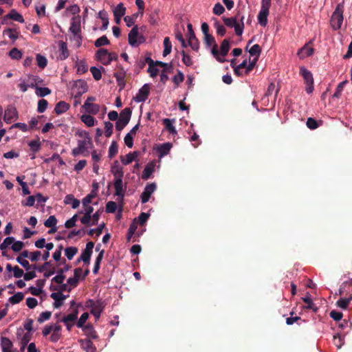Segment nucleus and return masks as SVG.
I'll return each instance as SVG.
<instances>
[{"label":"nucleus","mask_w":352,"mask_h":352,"mask_svg":"<svg viewBox=\"0 0 352 352\" xmlns=\"http://www.w3.org/2000/svg\"><path fill=\"white\" fill-rule=\"evenodd\" d=\"M80 135L82 138L78 140L77 147L73 148L72 153L74 156L84 154L85 152H87L89 148L93 147V143L88 133L83 131L80 134Z\"/></svg>","instance_id":"obj_1"},{"label":"nucleus","mask_w":352,"mask_h":352,"mask_svg":"<svg viewBox=\"0 0 352 352\" xmlns=\"http://www.w3.org/2000/svg\"><path fill=\"white\" fill-rule=\"evenodd\" d=\"M230 46L229 41L225 39L223 41L221 45L220 52L218 50V46L214 45L211 49V53L217 61L219 63H224L226 61L225 56L228 54L230 50Z\"/></svg>","instance_id":"obj_2"},{"label":"nucleus","mask_w":352,"mask_h":352,"mask_svg":"<svg viewBox=\"0 0 352 352\" xmlns=\"http://www.w3.org/2000/svg\"><path fill=\"white\" fill-rule=\"evenodd\" d=\"M238 18V16L235 17L223 18V21L228 27L234 28V31L236 35L241 36L244 28V17L243 16H241L239 19L240 21H239Z\"/></svg>","instance_id":"obj_3"},{"label":"nucleus","mask_w":352,"mask_h":352,"mask_svg":"<svg viewBox=\"0 0 352 352\" xmlns=\"http://www.w3.org/2000/svg\"><path fill=\"white\" fill-rule=\"evenodd\" d=\"M300 74L302 76L305 84L306 85V92L308 94H311L314 91V78L312 74L305 67L300 68Z\"/></svg>","instance_id":"obj_4"},{"label":"nucleus","mask_w":352,"mask_h":352,"mask_svg":"<svg viewBox=\"0 0 352 352\" xmlns=\"http://www.w3.org/2000/svg\"><path fill=\"white\" fill-rule=\"evenodd\" d=\"M342 13V8L340 5H338L333 12L331 19V26L333 30H339L341 28L343 21Z\"/></svg>","instance_id":"obj_5"},{"label":"nucleus","mask_w":352,"mask_h":352,"mask_svg":"<svg viewBox=\"0 0 352 352\" xmlns=\"http://www.w3.org/2000/svg\"><path fill=\"white\" fill-rule=\"evenodd\" d=\"M85 307L90 309L91 314L102 313L104 309V305L101 300H94L89 299L86 301Z\"/></svg>","instance_id":"obj_6"},{"label":"nucleus","mask_w":352,"mask_h":352,"mask_svg":"<svg viewBox=\"0 0 352 352\" xmlns=\"http://www.w3.org/2000/svg\"><path fill=\"white\" fill-rule=\"evenodd\" d=\"M83 210L78 212V214H82L83 216L80 218V222L85 226H90L91 221V214L94 211V208L91 206H82Z\"/></svg>","instance_id":"obj_7"},{"label":"nucleus","mask_w":352,"mask_h":352,"mask_svg":"<svg viewBox=\"0 0 352 352\" xmlns=\"http://www.w3.org/2000/svg\"><path fill=\"white\" fill-rule=\"evenodd\" d=\"M150 93V86L148 84H144L138 91L133 100L136 102H144Z\"/></svg>","instance_id":"obj_8"},{"label":"nucleus","mask_w":352,"mask_h":352,"mask_svg":"<svg viewBox=\"0 0 352 352\" xmlns=\"http://www.w3.org/2000/svg\"><path fill=\"white\" fill-rule=\"evenodd\" d=\"M113 186L115 188L114 195L118 197V201H122L124 197V192L126 190V188L124 186L123 184L122 179H115Z\"/></svg>","instance_id":"obj_9"},{"label":"nucleus","mask_w":352,"mask_h":352,"mask_svg":"<svg viewBox=\"0 0 352 352\" xmlns=\"http://www.w3.org/2000/svg\"><path fill=\"white\" fill-rule=\"evenodd\" d=\"M156 188L157 186L155 183H151L146 186L143 192L141 195V201L143 204L148 201L151 195L155 191Z\"/></svg>","instance_id":"obj_10"},{"label":"nucleus","mask_w":352,"mask_h":352,"mask_svg":"<svg viewBox=\"0 0 352 352\" xmlns=\"http://www.w3.org/2000/svg\"><path fill=\"white\" fill-rule=\"evenodd\" d=\"M78 312L77 310H74V312L64 316L61 321L64 322L65 326L67 327V330H70L71 328L74 326L75 321L77 319Z\"/></svg>","instance_id":"obj_11"},{"label":"nucleus","mask_w":352,"mask_h":352,"mask_svg":"<svg viewBox=\"0 0 352 352\" xmlns=\"http://www.w3.org/2000/svg\"><path fill=\"white\" fill-rule=\"evenodd\" d=\"M74 89L76 90V98L81 96L84 93L88 90L87 82L83 80H78L75 81Z\"/></svg>","instance_id":"obj_12"},{"label":"nucleus","mask_w":352,"mask_h":352,"mask_svg":"<svg viewBox=\"0 0 352 352\" xmlns=\"http://www.w3.org/2000/svg\"><path fill=\"white\" fill-rule=\"evenodd\" d=\"M18 114L15 107L10 106L6 111L3 116V120L7 123H10L17 118Z\"/></svg>","instance_id":"obj_13"},{"label":"nucleus","mask_w":352,"mask_h":352,"mask_svg":"<svg viewBox=\"0 0 352 352\" xmlns=\"http://www.w3.org/2000/svg\"><path fill=\"white\" fill-rule=\"evenodd\" d=\"M69 32L78 37V34L80 32V17L79 16L72 19Z\"/></svg>","instance_id":"obj_14"},{"label":"nucleus","mask_w":352,"mask_h":352,"mask_svg":"<svg viewBox=\"0 0 352 352\" xmlns=\"http://www.w3.org/2000/svg\"><path fill=\"white\" fill-rule=\"evenodd\" d=\"M156 166L157 162L155 160L148 163L144 168L142 178L145 180L149 179L152 173L155 171Z\"/></svg>","instance_id":"obj_15"},{"label":"nucleus","mask_w":352,"mask_h":352,"mask_svg":"<svg viewBox=\"0 0 352 352\" xmlns=\"http://www.w3.org/2000/svg\"><path fill=\"white\" fill-rule=\"evenodd\" d=\"M51 298L54 300V306L55 308H59L63 303V301L69 296L64 295L61 292H54L50 295Z\"/></svg>","instance_id":"obj_16"},{"label":"nucleus","mask_w":352,"mask_h":352,"mask_svg":"<svg viewBox=\"0 0 352 352\" xmlns=\"http://www.w3.org/2000/svg\"><path fill=\"white\" fill-rule=\"evenodd\" d=\"M172 144L170 142H166L158 145L155 149L158 153L159 157L161 159L168 155L172 148Z\"/></svg>","instance_id":"obj_17"},{"label":"nucleus","mask_w":352,"mask_h":352,"mask_svg":"<svg viewBox=\"0 0 352 352\" xmlns=\"http://www.w3.org/2000/svg\"><path fill=\"white\" fill-rule=\"evenodd\" d=\"M314 53V48L309 46V44H305L302 48H300L297 55L300 59H304L308 56H310Z\"/></svg>","instance_id":"obj_18"},{"label":"nucleus","mask_w":352,"mask_h":352,"mask_svg":"<svg viewBox=\"0 0 352 352\" xmlns=\"http://www.w3.org/2000/svg\"><path fill=\"white\" fill-rule=\"evenodd\" d=\"M80 347L86 352H96V348L90 339L80 340Z\"/></svg>","instance_id":"obj_19"},{"label":"nucleus","mask_w":352,"mask_h":352,"mask_svg":"<svg viewBox=\"0 0 352 352\" xmlns=\"http://www.w3.org/2000/svg\"><path fill=\"white\" fill-rule=\"evenodd\" d=\"M1 347L2 352H14L12 341L6 337L1 338Z\"/></svg>","instance_id":"obj_20"},{"label":"nucleus","mask_w":352,"mask_h":352,"mask_svg":"<svg viewBox=\"0 0 352 352\" xmlns=\"http://www.w3.org/2000/svg\"><path fill=\"white\" fill-rule=\"evenodd\" d=\"M138 35V26H134L129 34V43L131 46H138L139 43L138 42L137 38Z\"/></svg>","instance_id":"obj_21"},{"label":"nucleus","mask_w":352,"mask_h":352,"mask_svg":"<svg viewBox=\"0 0 352 352\" xmlns=\"http://www.w3.org/2000/svg\"><path fill=\"white\" fill-rule=\"evenodd\" d=\"M58 47H59V52H60V54L58 55V58L60 60L66 59L69 55V52L67 49V43H65L64 41H60L58 42Z\"/></svg>","instance_id":"obj_22"},{"label":"nucleus","mask_w":352,"mask_h":352,"mask_svg":"<svg viewBox=\"0 0 352 352\" xmlns=\"http://www.w3.org/2000/svg\"><path fill=\"white\" fill-rule=\"evenodd\" d=\"M96 55L99 60L105 61V64L109 63L112 60L111 55L105 49L98 50Z\"/></svg>","instance_id":"obj_23"},{"label":"nucleus","mask_w":352,"mask_h":352,"mask_svg":"<svg viewBox=\"0 0 352 352\" xmlns=\"http://www.w3.org/2000/svg\"><path fill=\"white\" fill-rule=\"evenodd\" d=\"M82 108L87 113L90 114H97L100 109L99 104L88 102H85Z\"/></svg>","instance_id":"obj_24"},{"label":"nucleus","mask_w":352,"mask_h":352,"mask_svg":"<svg viewBox=\"0 0 352 352\" xmlns=\"http://www.w3.org/2000/svg\"><path fill=\"white\" fill-rule=\"evenodd\" d=\"M269 10L261 8V10L258 15V21L259 24L265 27L267 23V16L269 14Z\"/></svg>","instance_id":"obj_25"},{"label":"nucleus","mask_w":352,"mask_h":352,"mask_svg":"<svg viewBox=\"0 0 352 352\" xmlns=\"http://www.w3.org/2000/svg\"><path fill=\"white\" fill-rule=\"evenodd\" d=\"M81 329L89 339H96L98 338L97 333L91 324H88Z\"/></svg>","instance_id":"obj_26"},{"label":"nucleus","mask_w":352,"mask_h":352,"mask_svg":"<svg viewBox=\"0 0 352 352\" xmlns=\"http://www.w3.org/2000/svg\"><path fill=\"white\" fill-rule=\"evenodd\" d=\"M111 173L115 177V179H121L123 178L124 173L122 168L118 164V162L111 168Z\"/></svg>","instance_id":"obj_27"},{"label":"nucleus","mask_w":352,"mask_h":352,"mask_svg":"<svg viewBox=\"0 0 352 352\" xmlns=\"http://www.w3.org/2000/svg\"><path fill=\"white\" fill-rule=\"evenodd\" d=\"M138 155V153L135 151L133 153H129L125 156L121 157V162L124 165H128L131 164L133 161H134Z\"/></svg>","instance_id":"obj_28"},{"label":"nucleus","mask_w":352,"mask_h":352,"mask_svg":"<svg viewBox=\"0 0 352 352\" xmlns=\"http://www.w3.org/2000/svg\"><path fill=\"white\" fill-rule=\"evenodd\" d=\"M64 203L71 204L72 208L76 209L80 206V201L76 199L72 195H67L65 197Z\"/></svg>","instance_id":"obj_29"},{"label":"nucleus","mask_w":352,"mask_h":352,"mask_svg":"<svg viewBox=\"0 0 352 352\" xmlns=\"http://www.w3.org/2000/svg\"><path fill=\"white\" fill-rule=\"evenodd\" d=\"M69 108V105L67 102L64 101H60L56 104L54 111L57 114L59 115L66 112Z\"/></svg>","instance_id":"obj_30"},{"label":"nucleus","mask_w":352,"mask_h":352,"mask_svg":"<svg viewBox=\"0 0 352 352\" xmlns=\"http://www.w3.org/2000/svg\"><path fill=\"white\" fill-rule=\"evenodd\" d=\"M173 122L174 120H170L168 118H165L163 120V123L164 124L166 130L170 133L175 135L177 134V131L175 126L173 125Z\"/></svg>","instance_id":"obj_31"},{"label":"nucleus","mask_w":352,"mask_h":352,"mask_svg":"<svg viewBox=\"0 0 352 352\" xmlns=\"http://www.w3.org/2000/svg\"><path fill=\"white\" fill-rule=\"evenodd\" d=\"M302 299L305 303L307 304V305L305 307L306 309H311L314 312L317 311L318 307L313 302L310 294H307L305 297H302Z\"/></svg>","instance_id":"obj_32"},{"label":"nucleus","mask_w":352,"mask_h":352,"mask_svg":"<svg viewBox=\"0 0 352 352\" xmlns=\"http://www.w3.org/2000/svg\"><path fill=\"white\" fill-rule=\"evenodd\" d=\"M6 17L13 19L14 21H18L19 23L24 22L23 16L18 12H16L15 10H12L10 12L6 15Z\"/></svg>","instance_id":"obj_33"},{"label":"nucleus","mask_w":352,"mask_h":352,"mask_svg":"<svg viewBox=\"0 0 352 352\" xmlns=\"http://www.w3.org/2000/svg\"><path fill=\"white\" fill-rule=\"evenodd\" d=\"M61 327L60 325L54 324V329L52 332L50 339L52 342H56L60 337Z\"/></svg>","instance_id":"obj_34"},{"label":"nucleus","mask_w":352,"mask_h":352,"mask_svg":"<svg viewBox=\"0 0 352 352\" xmlns=\"http://www.w3.org/2000/svg\"><path fill=\"white\" fill-rule=\"evenodd\" d=\"M81 120L87 126H93L95 125L96 121L95 118L91 115L85 114L81 116Z\"/></svg>","instance_id":"obj_35"},{"label":"nucleus","mask_w":352,"mask_h":352,"mask_svg":"<svg viewBox=\"0 0 352 352\" xmlns=\"http://www.w3.org/2000/svg\"><path fill=\"white\" fill-rule=\"evenodd\" d=\"M131 113L130 108H125L121 111L118 119L129 122L131 116Z\"/></svg>","instance_id":"obj_36"},{"label":"nucleus","mask_w":352,"mask_h":352,"mask_svg":"<svg viewBox=\"0 0 352 352\" xmlns=\"http://www.w3.org/2000/svg\"><path fill=\"white\" fill-rule=\"evenodd\" d=\"M98 16L102 21V25L100 28L101 30H105L108 28L109 20L107 14L105 12L100 11L98 12Z\"/></svg>","instance_id":"obj_37"},{"label":"nucleus","mask_w":352,"mask_h":352,"mask_svg":"<svg viewBox=\"0 0 352 352\" xmlns=\"http://www.w3.org/2000/svg\"><path fill=\"white\" fill-rule=\"evenodd\" d=\"M164 50L163 52V56H166L168 55L172 50V44L168 37H165L164 39Z\"/></svg>","instance_id":"obj_38"},{"label":"nucleus","mask_w":352,"mask_h":352,"mask_svg":"<svg viewBox=\"0 0 352 352\" xmlns=\"http://www.w3.org/2000/svg\"><path fill=\"white\" fill-rule=\"evenodd\" d=\"M78 252V248L76 247H68L65 250V254L68 260H72Z\"/></svg>","instance_id":"obj_39"},{"label":"nucleus","mask_w":352,"mask_h":352,"mask_svg":"<svg viewBox=\"0 0 352 352\" xmlns=\"http://www.w3.org/2000/svg\"><path fill=\"white\" fill-rule=\"evenodd\" d=\"M148 72L152 78L157 76L159 72V69L156 67L153 60L151 59L149 60Z\"/></svg>","instance_id":"obj_40"},{"label":"nucleus","mask_w":352,"mask_h":352,"mask_svg":"<svg viewBox=\"0 0 352 352\" xmlns=\"http://www.w3.org/2000/svg\"><path fill=\"white\" fill-rule=\"evenodd\" d=\"M248 52L252 56H255L254 58L258 59L260 56L261 49L258 44H255L249 49Z\"/></svg>","instance_id":"obj_41"},{"label":"nucleus","mask_w":352,"mask_h":352,"mask_svg":"<svg viewBox=\"0 0 352 352\" xmlns=\"http://www.w3.org/2000/svg\"><path fill=\"white\" fill-rule=\"evenodd\" d=\"M23 298L24 295L22 292H17L9 298V302L12 305L17 304L20 302Z\"/></svg>","instance_id":"obj_42"},{"label":"nucleus","mask_w":352,"mask_h":352,"mask_svg":"<svg viewBox=\"0 0 352 352\" xmlns=\"http://www.w3.org/2000/svg\"><path fill=\"white\" fill-rule=\"evenodd\" d=\"M14 241V238L12 237V236H8L6 237L3 243H1L0 244V250L3 251L5 250H6L9 246H12V243Z\"/></svg>","instance_id":"obj_43"},{"label":"nucleus","mask_w":352,"mask_h":352,"mask_svg":"<svg viewBox=\"0 0 352 352\" xmlns=\"http://www.w3.org/2000/svg\"><path fill=\"white\" fill-rule=\"evenodd\" d=\"M28 146L30 147V149L34 153L38 152L41 148V142L39 139L34 140L28 143Z\"/></svg>","instance_id":"obj_44"},{"label":"nucleus","mask_w":352,"mask_h":352,"mask_svg":"<svg viewBox=\"0 0 352 352\" xmlns=\"http://www.w3.org/2000/svg\"><path fill=\"white\" fill-rule=\"evenodd\" d=\"M188 45L195 51L199 49V43L194 34L189 36Z\"/></svg>","instance_id":"obj_45"},{"label":"nucleus","mask_w":352,"mask_h":352,"mask_svg":"<svg viewBox=\"0 0 352 352\" xmlns=\"http://www.w3.org/2000/svg\"><path fill=\"white\" fill-rule=\"evenodd\" d=\"M126 8L122 3H120L113 10V14L123 16L125 14Z\"/></svg>","instance_id":"obj_46"},{"label":"nucleus","mask_w":352,"mask_h":352,"mask_svg":"<svg viewBox=\"0 0 352 352\" xmlns=\"http://www.w3.org/2000/svg\"><path fill=\"white\" fill-rule=\"evenodd\" d=\"M36 94L39 97H44L51 93V90L47 87H36Z\"/></svg>","instance_id":"obj_47"},{"label":"nucleus","mask_w":352,"mask_h":352,"mask_svg":"<svg viewBox=\"0 0 352 352\" xmlns=\"http://www.w3.org/2000/svg\"><path fill=\"white\" fill-rule=\"evenodd\" d=\"M115 77L116 78L118 85L121 89H123L125 86L124 74L122 72L117 73L115 74Z\"/></svg>","instance_id":"obj_48"},{"label":"nucleus","mask_w":352,"mask_h":352,"mask_svg":"<svg viewBox=\"0 0 352 352\" xmlns=\"http://www.w3.org/2000/svg\"><path fill=\"white\" fill-rule=\"evenodd\" d=\"M88 318H89V314L87 312L83 313L80 316L79 320L77 321L76 326L78 328H82V327H85L86 325H85V324Z\"/></svg>","instance_id":"obj_49"},{"label":"nucleus","mask_w":352,"mask_h":352,"mask_svg":"<svg viewBox=\"0 0 352 352\" xmlns=\"http://www.w3.org/2000/svg\"><path fill=\"white\" fill-rule=\"evenodd\" d=\"M57 219L54 215L50 216L44 222V226L47 228L56 227Z\"/></svg>","instance_id":"obj_50"},{"label":"nucleus","mask_w":352,"mask_h":352,"mask_svg":"<svg viewBox=\"0 0 352 352\" xmlns=\"http://www.w3.org/2000/svg\"><path fill=\"white\" fill-rule=\"evenodd\" d=\"M4 34L7 35L11 40L15 41L18 38L19 33L16 30L8 28L4 31Z\"/></svg>","instance_id":"obj_51"},{"label":"nucleus","mask_w":352,"mask_h":352,"mask_svg":"<svg viewBox=\"0 0 352 352\" xmlns=\"http://www.w3.org/2000/svg\"><path fill=\"white\" fill-rule=\"evenodd\" d=\"M36 63L39 67H41V69H43L46 67V65L47 64V60L45 56H43L41 54H37L36 55Z\"/></svg>","instance_id":"obj_52"},{"label":"nucleus","mask_w":352,"mask_h":352,"mask_svg":"<svg viewBox=\"0 0 352 352\" xmlns=\"http://www.w3.org/2000/svg\"><path fill=\"white\" fill-rule=\"evenodd\" d=\"M9 56L12 59L19 60L22 58V52L17 48H13L10 51Z\"/></svg>","instance_id":"obj_53"},{"label":"nucleus","mask_w":352,"mask_h":352,"mask_svg":"<svg viewBox=\"0 0 352 352\" xmlns=\"http://www.w3.org/2000/svg\"><path fill=\"white\" fill-rule=\"evenodd\" d=\"M89 273V270H86L85 273L83 272V270L78 267L75 269L74 270V276L76 277L78 280L84 278Z\"/></svg>","instance_id":"obj_54"},{"label":"nucleus","mask_w":352,"mask_h":352,"mask_svg":"<svg viewBox=\"0 0 352 352\" xmlns=\"http://www.w3.org/2000/svg\"><path fill=\"white\" fill-rule=\"evenodd\" d=\"M109 43V41L107 37L106 36H102L95 41L94 45L96 47H100L101 46L108 45Z\"/></svg>","instance_id":"obj_55"},{"label":"nucleus","mask_w":352,"mask_h":352,"mask_svg":"<svg viewBox=\"0 0 352 352\" xmlns=\"http://www.w3.org/2000/svg\"><path fill=\"white\" fill-rule=\"evenodd\" d=\"M91 254V252L84 250L78 261H82L85 263L89 264Z\"/></svg>","instance_id":"obj_56"},{"label":"nucleus","mask_w":352,"mask_h":352,"mask_svg":"<svg viewBox=\"0 0 352 352\" xmlns=\"http://www.w3.org/2000/svg\"><path fill=\"white\" fill-rule=\"evenodd\" d=\"M87 69L88 67L84 62L80 61L76 63V71L78 74H82L85 73L87 71Z\"/></svg>","instance_id":"obj_57"},{"label":"nucleus","mask_w":352,"mask_h":352,"mask_svg":"<svg viewBox=\"0 0 352 352\" xmlns=\"http://www.w3.org/2000/svg\"><path fill=\"white\" fill-rule=\"evenodd\" d=\"M47 105H48V102L46 100H45V99L39 100L38 102V107H37L38 112H39V113L44 112L46 110Z\"/></svg>","instance_id":"obj_58"},{"label":"nucleus","mask_w":352,"mask_h":352,"mask_svg":"<svg viewBox=\"0 0 352 352\" xmlns=\"http://www.w3.org/2000/svg\"><path fill=\"white\" fill-rule=\"evenodd\" d=\"M113 125L110 122H104V135L107 138L110 137L113 133Z\"/></svg>","instance_id":"obj_59"},{"label":"nucleus","mask_w":352,"mask_h":352,"mask_svg":"<svg viewBox=\"0 0 352 352\" xmlns=\"http://www.w3.org/2000/svg\"><path fill=\"white\" fill-rule=\"evenodd\" d=\"M30 336H31L30 333L29 332H27L21 338V351H23L25 349L26 345L28 344V343L30 341Z\"/></svg>","instance_id":"obj_60"},{"label":"nucleus","mask_w":352,"mask_h":352,"mask_svg":"<svg viewBox=\"0 0 352 352\" xmlns=\"http://www.w3.org/2000/svg\"><path fill=\"white\" fill-rule=\"evenodd\" d=\"M24 247V243L20 241H14L12 245L11 246V249L15 252H20Z\"/></svg>","instance_id":"obj_61"},{"label":"nucleus","mask_w":352,"mask_h":352,"mask_svg":"<svg viewBox=\"0 0 352 352\" xmlns=\"http://www.w3.org/2000/svg\"><path fill=\"white\" fill-rule=\"evenodd\" d=\"M117 210V204L114 201H109L106 204V212L108 213H113Z\"/></svg>","instance_id":"obj_62"},{"label":"nucleus","mask_w":352,"mask_h":352,"mask_svg":"<svg viewBox=\"0 0 352 352\" xmlns=\"http://www.w3.org/2000/svg\"><path fill=\"white\" fill-rule=\"evenodd\" d=\"M350 302L351 301L350 299H349V298H340L337 301L336 304L340 308L346 309L348 307Z\"/></svg>","instance_id":"obj_63"},{"label":"nucleus","mask_w":352,"mask_h":352,"mask_svg":"<svg viewBox=\"0 0 352 352\" xmlns=\"http://www.w3.org/2000/svg\"><path fill=\"white\" fill-rule=\"evenodd\" d=\"M138 14H134L132 16H126L124 17V20L126 23V25L128 27H131L135 23V20L138 17Z\"/></svg>","instance_id":"obj_64"}]
</instances>
